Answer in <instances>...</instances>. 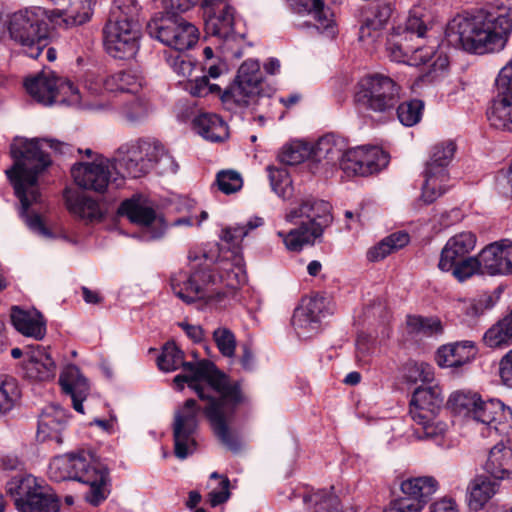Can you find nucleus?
I'll use <instances>...</instances> for the list:
<instances>
[{"mask_svg":"<svg viewBox=\"0 0 512 512\" xmlns=\"http://www.w3.org/2000/svg\"><path fill=\"white\" fill-rule=\"evenodd\" d=\"M44 146L60 154H71L73 150L71 145L53 139L15 140L10 147L14 164L5 173L20 202L21 217L31 230L46 236L48 230L33 208L42 201L38 177L52 163L49 154L43 150Z\"/></svg>","mask_w":512,"mask_h":512,"instance_id":"obj_1","label":"nucleus"},{"mask_svg":"<svg viewBox=\"0 0 512 512\" xmlns=\"http://www.w3.org/2000/svg\"><path fill=\"white\" fill-rule=\"evenodd\" d=\"M185 375H177L174 383L183 388V383L193 390L200 400L207 401L203 408L211 428L221 442L228 450L238 453L241 449V443L238 435L230 428L234 419L235 412L240 405L246 404L248 399L241 389L238 381H231L230 378L222 373L225 379L222 386L211 385L206 378H197L195 372H187Z\"/></svg>","mask_w":512,"mask_h":512,"instance_id":"obj_2","label":"nucleus"},{"mask_svg":"<svg viewBox=\"0 0 512 512\" xmlns=\"http://www.w3.org/2000/svg\"><path fill=\"white\" fill-rule=\"evenodd\" d=\"M263 75L256 60L244 61L237 71L234 81L221 93L218 84L211 83L206 75L184 81L183 88L194 97L219 94L222 103L229 110L247 107L262 93Z\"/></svg>","mask_w":512,"mask_h":512,"instance_id":"obj_3","label":"nucleus"},{"mask_svg":"<svg viewBox=\"0 0 512 512\" xmlns=\"http://www.w3.org/2000/svg\"><path fill=\"white\" fill-rule=\"evenodd\" d=\"M49 475L55 481L77 480L89 486L85 500L98 506L108 497L109 471L89 452L70 453L54 457L49 465Z\"/></svg>","mask_w":512,"mask_h":512,"instance_id":"obj_4","label":"nucleus"},{"mask_svg":"<svg viewBox=\"0 0 512 512\" xmlns=\"http://www.w3.org/2000/svg\"><path fill=\"white\" fill-rule=\"evenodd\" d=\"M285 220L297 227L288 232L278 231L289 251H300L304 245L313 244L333 222L332 206L329 202L309 197L298 208L291 209Z\"/></svg>","mask_w":512,"mask_h":512,"instance_id":"obj_5","label":"nucleus"},{"mask_svg":"<svg viewBox=\"0 0 512 512\" xmlns=\"http://www.w3.org/2000/svg\"><path fill=\"white\" fill-rule=\"evenodd\" d=\"M427 27L417 16H410L404 27L393 28L386 38V51L391 60L409 65L430 61L434 47L424 45Z\"/></svg>","mask_w":512,"mask_h":512,"instance_id":"obj_6","label":"nucleus"},{"mask_svg":"<svg viewBox=\"0 0 512 512\" xmlns=\"http://www.w3.org/2000/svg\"><path fill=\"white\" fill-rule=\"evenodd\" d=\"M112 162L117 174L132 178L146 175L157 163L169 164L173 173L178 168L160 143L143 140L121 145Z\"/></svg>","mask_w":512,"mask_h":512,"instance_id":"obj_7","label":"nucleus"},{"mask_svg":"<svg viewBox=\"0 0 512 512\" xmlns=\"http://www.w3.org/2000/svg\"><path fill=\"white\" fill-rule=\"evenodd\" d=\"M10 38L29 57L36 59L49 44V28L42 14L35 10L13 13L7 26Z\"/></svg>","mask_w":512,"mask_h":512,"instance_id":"obj_8","label":"nucleus"},{"mask_svg":"<svg viewBox=\"0 0 512 512\" xmlns=\"http://www.w3.org/2000/svg\"><path fill=\"white\" fill-rule=\"evenodd\" d=\"M191 271H181L171 278V287L176 296L186 303L194 302L197 299L208 298L209 285L217 282V276L210 271V263L214 262L206 253L193 256L189 254Z\"/></svg>","mask_w":512,"mask_h":512,"instance_id":"obj_9","label":"nucleus"},{"mask_svg":"<svg viewBox=\"0 0 512 512\" xmlns=\"http://www.w3.org/2000/svg\"><path fill=\"white\" fill-rule=\"evenodd\" d=\"M7 493L15 497L21 512H58L60 504L32 475L15 476L6 484Z\"/></svg>","mask_w":512,"mask_h":512,"instance_id":"obj_10","label":"nucleus"},{"mask_svg":"<svg viewBox=\"0 0 512 512\" xmlns=\"http://www.w3.org/2000/svg\"><path fill=\"white\" fill-rule=\"evenodd\" d=\"M398 99L397 84L391 78L381 74L363 77L355 93V101L360 107L379 113L392 110Z\"/></svg>","mask_w":512,"mask_h":512,"instance_id":"obj_11","label":"nucleus"},{"mask_svg":"<svg viewBox=\"0 0 512 512\" xmlns=\"http://www.w3.org/2000/svg\"><path fill=\"white\" fill-rule=\"evenodd\" d=\"M146 30L150 37L179 52L192 48L199 37L198 29L193 24L169 13L152 19Z\"/></svg>","mask_w":512,"mask_h":512,"instance_id":"obj_12","label":"nucleus"},{"mask_svg":"<svg viewBox=\"0 0 512 512\" xmlns=\"http://www.w3.org/2000/svg\"><path fill=\"white\" fill-rule=\"evenodd\" d=\"M455 151L456 145L453 141H443L432 148L424 171L422 198L425 203H432L445 192L444 183L448 180L447 166Z\"/></svg>","mask_w":512,"mask_h":512,"instance_id":"obj_13","label":"nucleus"},{"mask_svg":"<svg viewBox=\"0 0 512 512\" xmlns=\"http://www.w3.org/2000/svg\"><path fill=\"white\" fill-rule=\"evenodd\" d=\"M199 413L200 406L194 399H187L174 413V452L179 459L187 458L196 450Z\"/></svg>","mask_w":512,"mask_h":512,"instance_id":"obj_14","label":"nucleus"},{"mask_svg":"<svg viewBox=\"0 0 512 512\" xmlns=\"http://www.w3.org/2000/svg\"><path fill=\"white\" fill-rule=\"evenodd\" d=\"M104 46L109 55L118 59H131L139 49L138 22L109 19L103 29Z\"/></svg>","mask_w":512,"mask_h":512,"instance_id":"obj_15","label":"nucleus"},{"mask_svg":"<svg viewBox=\"0 0 512 512\" xmlns=\"http://www.w3.org/2000/svg\"><path fill=\"white\" fill-rule=\"evenodd\" d=\"M157 365L160 370L165 372L175 371L182 367L186 372H195L197 378H206L211 385L222 386L225 380L222 372L209 360L198 362L184 361L183 352L175 343H166L161 355L157 359Z\"/></svg>","mask_w":512,"mask_h":512,"instance_id":"obj_16","label":"nucleus"},{"mask_svg":"<svg viewBox=\"0 0 512 512\" xmlns=\"http://www.w3.org/2000/svg\"><path fill=\"white\" fill-rule=\"evenodd\" d=\"M112 170V160L97 156L92 162L75 163L71 168V175L79 187L104 193L116 181V178L112 179Z\"/></svg>","mask_w":512,"mask_h":512,"instance_id":"obj_17","label":"nucleus"},{"mask_svg":"<svg viewBox=\"0 0 512 512\" xmlns=\"http://www.w3.org/2000/svg\"><path fill=\"white\" fill-rule=\"evenodd\" d=\"M389 163V156L378 147H356L348 149L340 168L348 176H368L385 168Z\"/></svg>","mask_w":512,"mask_h":512,"instance_id":"obj_18","label":"nucleus"},{"mask_svg":"<svg viewBox=\"0 0 512 512\" xmlns=\"http://www.w3.org/2000/svg\"><path fill=\"white\" fill-rule=\"evenodd\" d=\"M472 418L486 427L488 435H508L512 431V411L498 399H481Z\"/></svg>","mask_w":512,"mask_h":512,"instance_id":"obj_19","label":"nucleus"},{"mask_svg":"<svg viewBox=\"0 0 512 512\" xmlns=\"http://www.w3.org/2000/svg\"><path fill=\"white\" fill-rule=\"evenodd\" d=\"M324 309V297L313 296L302 300L292 317V325L300 338H310L320 331Z\"/></svg>","mask_w":512,"mask_h":512,"instance_id":"obj_20","label":"nucleus"},{"mask_svg":"<svg viewBox=\"0 0 512 512\" xmlns=\"http://www.w3.org/2000/svg\"><path fill=\"white\" fill-rule=\"evenodd\" d=\"M347 150L346 142L342 137L335 134L321 137L313 146H310L312 164L310 169L316 173L319 171V164L323 168L337 163L340 165Z\"/></svg>","mask_w":512,"mask_h":512,"instance_id":"obj_21","label":"nucleus"},{"mask_svg":"<svg viewBox=\"0 0 512 512\" xmlns=\"http://www.w3.org/2000/svg\"><path fill=\"white\" fill-rule=\"evenodd\" d=\"M119 213L126 215L128 219L143 228V238L145 240H154L160 238L164 229L161 225L154 227L156 224L155 210L144 205L140 199H128L122 202L119 207Z\"/></svg>","mask_w":512,"mask_h":512,"instance_id":"obj_22","label":"nucleus"},{"mask_svg":"<svg viewBox=\"0 0 512 512\" xmlns=\"http://www.w3.org/2000/svg\"><path fill=\"white\" fill-rule=\"evenodd\" d=\"M443 396L438 386L417 388L410 401L409 414L413 421H425L435 418L443 404Z\"/></svg>","mask_w":512,"mask_h":512,"instance_id":"obj_23","label":"nucleus"},{"mask_svg":"<svg viewBox=\"0 0 512 512\" xmlns=\"http://www.w3.org/2000/svg\"><path fill=\"white\" fill-rule=\"evenodd\" d=\"M481 254L483 274H512V242L502 240L486 246Z\"/></svg>","mask_w":512,"mask_h":512,"instance_id":"obj_24","label":"nucleus"},{"mask_svg":"<svg viewBox=\"0 0 512 512\" xmlns=\"http://www.w3.org/2000/svg\"><path fill=\"white\" fill-rule=\"evenodd\" d=\"M476 236L470 231L458 233L451 237L442 248L438 268L443 272L450 271L456 261L468 258L475 248Z\"/></svg>","mask_w":512,"mask_h":512,"instance_id":"obj_25","label":"nucleus"},{"mask_svg":"<svg viewBox=\"0 0 512 512\" xmlns=\"http://www.w3.org/2000/svg\"><path fill=\"white\" fill-rule=\"evenodd\" d=\"M205 16V31L208 35L215 36L226 41L234 40L237 32L235 9L227 4L216 10H207Z\"/></svg>","mask_w":512,"mask_h":512,"instance_id":"obj_26","label":"nucleus"},{"mask_svg":"<svg viewBox=\"0 0 512 512\" xmlns=\"http://www.w3.org/2000/svg\"><path fill=\"white\" fill-rule=\"evenodd\" d=\"M290 6L299 14L310 15L315 23L314 26L328 37L336 34L334 13L322 0H288Z\"/></svg>","mask_w":512,"mask_h":512,"instance_id":"obj_27","label":"nucleus"},{"mask_svg":"<svg viewBox=\"0 0 512 512\" xmlns=\"http://www.w3.org/2000/svg\"><path fill=\"white\" fill-rule=\"evenodd\" d=\"M25 355V373L28 378L38 381L53 379L56 375V364L48 353L47 348L41 345L28 346Z\"/></svg>","mask_w":512,"mask_h":512,"instance_id":"obj_28","label":"nucleus"},{"mask_svg":"<svg viewBox=\"0 0 512 512\" xmlns=\"http://www.w3.org/2000/svg\"><path fill=\"white\" fill-rule=\"evenodd\" d=\"M67 424V415L65 411L56 405L45 407L39 416L37 440L40 442L55 441L62 443V431Z\"/></svg>","mask_w":512,"mask_h":512,"instance_id":"obj_29","label":"nucleus"},{"mask_svg":"<svg viewBox=\"0 0 512 512\" xmlns=\"http://www.w3.org/2000/svg\"><path fill=\"white\" fill-rule=\"evenodd\" d=\"M57 5L49 11L53 21L61 19L66 26L81 25L90 19L92 0H50Z\"/></svg>","mask_w":512,"mask_h":512,"instance_id":"obj_30","label":"nucleus"},{"mask_svg":"<svg viewBox=\"0 0 512 512\" xmlns=\"http://www.w3.org/2000/svg\"><path fill=\"white\" fill-rule=\"evenodd\" d=\"M59 383L63 391L71 397L74 409L79 413H84L82 402L88 395L89 384L79 368L75 365H68L61 373Z\"/></svg>","mask_w":512,"mask_h":512,"instance_id":"obj_31","label":"nucleus"},{"mask_svg":"<svg viewBox=\"0 0 512 512\" xmlns=\"http://www.w3.org/2000/svg\"><path fill=\"white\" fill-rule=\"evenodd\" d=\"M27 93L37 103L50 106L55 103L56 74L52 71L27 78L24 82Z\"/></svg>","mask_w":512,"mask_h":512,"instance_id":"obj_32","label":"nucleus"},{"mask_svg":"<svg viewBox=\"0 0 512 512\" xmlns=\"http://www.w3.org/2000/svg\"><path fill=\"white\" fill-rule=\"evenodd\" d=\"M484 469L495 479H512V446L503 442L494 445L489 451Z\"/></svg>","mask_w":512,"mask_h":512,"instance_id":"obj_33","label":"nucleus"},{"mask_svg":"<svg viewBox=\"0 0 512 512\" xmlns=\"http://www.w3.org/2000/svg\"><path fill=\"white\" fill-rule=\"evenodd\" d=\"M389 5L378 6L366 16L359 30V40L366 45H374L383 35L384 26L391 17Z\"/></svg>","mask_w":512,"mask_h":512,"instance_id":"obj_34","label":"nucleus"},{"mask_svg":"<svg viewBox=\"0 0 512 512\" xmlns=\"http://www.w3.org/2000/svg\"><path fill=\"white\" fill-rule=\"evenodd\" d=\"M436 490L437 481L431 476L409 478L401 483L403 497L411 500L413 504H419L420 509L424 508Z\"/></svg>","mask_w":512,"mask_h":512,"instance_id":"obj_35","label":"nucleus"},{"mask_svg":"<svg viewBox=\"0 0 512 512\" xmlns=\"http://www.w3.org/2000/svg\"><path fill=\"white\" fill-rule=\"evenodd\" d=\"M475 357L474 344L471 341L444 345L437 352V362L442 367H460Z\"/></svg>","mask_w":512,"mask_h":512,"instance_id":"obj_36","label":"nucleus"},{"mask_svg":"<svg viewBox=\"0 0 512 512\" xmlns=\"http://www.w3.org/2000/svg\"><path fill=\"white\" fill-rule=\"evenodd\" d=\"M11 321L16 330L25 336L33 337L37 340L45 336V323L38 312L30 313L18 307H13Z\"/></svg>","mask_w":512,"mask_h":512,"instance_id":"obj_37","label":"nucleus"},{"mask_svg":"<svg viewBox=\"0 0 512 512\" xmlns=\"http://www.w3.org/2000/svg\"><path fill=\"white\" fill-rule=\"evenodd\" d=\"M488 119L494 128L512 133V94H497L488 112Z\"/></svg>","mask_w":512,"mask_h":512,"instance_id":"obj_38","label":"nucleus"},{"mask_svg":"<svg viewBox=\"0 0 512 512\" xmlns=\"http://www.w3.org/2000/svg\"><path fill=\"white\" fill-rule=\"evenodd\" d=\"M144 84V78L136 70H124L108 76L104 87L111 92L137 93Z\"/></svg>","mask_w":512,"mask_h":512,"instance_id":"obj_39","label":"nucleus"},{"mask_svg":"<svg viewBox=\"0 0 512 512\" xmlns=\"http://www.w3.org/2000/svg\"><path fill=\"white\" fill-rule=\"evenodd\" d=\"M194 128L203 138L220 142L225 140L229 133L226 123L216 114H202L194 120Z\"/></svg>","mask_w":512,"mask_h":512,"instance_id":"obj_40","label":"nucleus"},{"mask_svg":"<svg viewBox=\"0 0 512 512\" xmlns=\"http://www.w3.org/2000/svg\"><path fill=\"white\" fill-rule=\"evenodd\" d=\"M497 484L491 479L480 476L468 486V506L473 511L480 510L496 493Z\"/></svg>","mask_w":512,"mask_h":512,"instance_id":"obj_41","label":"nucleus"},{"mask_svg":"<svg viewBox=\"0 0 512 512\" xmlns=\"http://www.w3.org/2000/svg\"><path fill=\"white\" fill-rule=\"evenodd\" d=\"M67 208L79 218L92 222L102 218L103 213L98 202L83 194L66 195Z\"/></svg>","mask_w":512,"mask_h":512,"instance_id":"obj_42","label":"nucleus"},{"mask_svg":"<svg viewBox=\"0 0 512 512\" xmlns=\"http://www.w3.org/2000/svg\"><path fill=\"white\" fill-rule=\"evenodd\" d=\"M409 241L410 237L408 233L404 231L393 233L370 248L367 252V258L372 262L381 261L394 251L405 247Z\"/></svg>","mask_w":512,"mask_h":512,"instance_id":"obj_43","label":"nucleus"},{"mask_svg":"<svg viewBox=\"0 0 512 512\" xmlns=\"http://www.w3.org/2000/svg\"><path fill=\"white\" fill-rule=\"evenodd\" d=\"M306 159L309 160V167H311L310 145L301 141L285 145L278 153V160L284 165H298Z\"/></svg>","mask_w":512,"mask_h":512,"instance_id":"obj_44","label":"nucleus"},{"mask_svg":"<svg viewBox=\"0 0 512 512\" xmlns=\"http://www.w3.org/2000/svg\"><path fill=\"white\" fill-rule=\"evenodd\" d=\"M20 396L21 392L14 378L9 376L0 377V416L12 410Z\"/></svg>","mask_w":512,"mask_h":512,"instance_id":"obj_45","label":"nucleus"},{"mask_svg":"<svg viewBox=\"0 0 512 512\" xmlns=\"http://www.w3.org/2000/svg\"><path fill=\"white\" fill-rule=\"evenodd\" d=\"M267 172L273 191L283 199L291 198L293 187L287 170L269 165Z\"/></svg>","mask_w":512,"mask_h":512,"instance_id":"obj_46","label":"nucleus"},{"mask_svg":"<svg viewBox=\"0 0 512 512\" xmlns=\"http://www.w3.org/2000/svg\"><path fill=\"white\" fill-rule=\"evenodd\" d=\"M483 342L490 348H504L512 344V333L501 319L485 332Z\"/></svg>","mask_w":512,"mask_h":512,"instance_id":"obj_47","label":"nucleus"},{"mask_svg":"<svg viewBox=\"0 0 512 512\" xmlns=\"http://www.w3.org/2000/svg\"><path fill=\"white\" fill-rule=\"evenodd\" d=\"M481 399L475 392L457 391L450 396L449 403L458 412H464L466 415L473 417Z\"/></svg>","mask_w":512,"mask_h":512,"instance_id":"obj_48","label":"nucleus"},{"mask_svg":"<svg viewBox=\"0 0 512 512\" xmlns=\"http://www.w3.org/2000/svg\"><path fill=\"white\" fill-rule=\"evenodd\" d=\"M263 224L261 218H255L248 221L246 224H236L234 226L226 227L222 230L221 239L227 244L237 247L245 236L248 235L250 230H253Z\"/></svg>","mask_w":512,"mask_h":512,"instance_id":"obj_49","label":"nucleus"},{"mask_svg":"<svg viewBox=\"0 0 512 512\" xmlns=\"http://www.w3.org/2000/svg\"><path fill=\"white\" fill-rule=\"evenodd\" d=\"M140 7L136 0H114L109 19L138 22Z\"/></svg>","mask_w":512,"mask_h":512,"instance_id":"obj_50","label":"nucleus"},{"mask_svg":"<svg viewBox=\"0 0 512 512\" xmlns=\"http://www.w3.org/2000/svg\"><path fill=\"white\" fill-rule=\"evenodd\" d=\"M423 108L424 103L421 100L414 99L404 102L397 108L398 119L405 126H413L420 121Z\"/></svg>","mask_w":512,"mask_h":512,"instance_id":"obj_51","label":"nucleus"},{"mask_svg":"<svg viewBox=\"0 0 512 512\" xmlns=\"http://www.w3.org/2000/svg\"><path fill=\"white\" fill-rule=\"evenodd\" d=\"M455 278L459 281H464L475 273L483 274V267L481 263V254L477 257H468L456 261L455 266L450 270Z\"/></svg>","mask_w":512,"mask_h":512,"instance_id":"obj_52","label":"nucleus"},{"mask_svg":"<svg viewBox=\"0 0 512 512\" xmlns=\"http://www.w3.org/2000/svg\"><path fill=\"white\" fill-rule=\"evenodd\" d=\"M404 377L410 383H431L434 380V370L428 363L410 362L405 366Z\"/></svg>","mask_w":512,"mask_h":512,"instance_id":"obj_53","label":"nucleus"},{"mask_svg":"<svg viewBox=\"0 0 512 512\" xmlns=\"http://www.w3.org/2000/svg\"><path fill=\"white\" fill-rule=\"evenodd\" d=\"M407 325L412 332L433 335L442 331V324L438 318H424L421 316H408Z\"/></svg>","mask_w":512,"mask_h":512,"instance_id":"obj_54","label":"nucleus"},{"mask_svg":"<svg viewBox=\"0 0 512 512\" xmlns=\"http://www.w3.org/2000/svg\"><path fill=\"white\" fill-rule=\"evenodd\" d=\"M122 113L129 123L138 124L148 117L149 104L143 99L135 98L124 105Z\"/></svg>","mask_w":512,"mask_h":512,"instance_id":"obj_55","label":"nucleus"},{"mask_svg":"<svg viewBox=\"0 0 512 512\" xmlns=\"http://www.w3.org/2000/svg\"><path fill=\"white\" fill-rule=\"evenodd\" d=\"M213 339L223 356L228 358L234 356L236 339L231 330L225 327H219L213 332Z\"/></svg>","mask_w":512,"mask_h":512,"instance_id":"obj_56","label":"nucleus"},{"mask_svg":"<svg viewBox=\"0 0 512 512\" xmlns=\"http://www.w3.org/2000/svg\"><path fill=\"white\" fill-rule=\"evenodd\" d=\"M216 182L219 190L225 194L239 191L243 186V180L235 170H223L217 174Z\"/></svg>","mask_w":512,"mask_h":512,"instance_id":"obj_57","label":"nucleus"},{"mask_svg":"<svg viewBox=\"0 0 512 512\" xmlns=\"http://www.w3.org/2000/svg\"><path fill=\"white\" fill-rule=\"evenodd\" d=\"M78 89L68 80L56 76L55 103H79Z\"/></svg>","mask_w":512,"mask_h":512,"instance_id":"obj_58","label":"nucleus"},{"mask_svg":"<svg viewBox=\"0 0 512 512\" xmlns=\"http://www.w3.org/2000/svg\"><path fill=\"white\" fill-rule=\"evenodd\" d=\"M418 427L415 429V435L418 439H435L441 436L445 430L446 425L437 421L436 417L425 421H414Z\"/></svg>","mask_w":512,"mask_h":512,"instance_id":"obj_59","label":"nucleus"},{"mask_svg":"<svg viewBox=\"0 0 512 512\" xmlns=\"http://www.w3.org/2000/svg\"><path fill=\"white\" fill-rule=\"evenodd\" d=\"M497 94H512V58L501 68L496 78Z\"/></svg>","mask_w":512,"mask_h":512,"instance_id":"obj_60","label":"nucleus"},{"mask_svg":"<svg viewBox=\"0 0 512 512\" xmlns=\"http://www.w3.org/2000/svg\"><path fill=\"white\" fill-rule=\"evenodd\" d=\"M230 481L228 478H222L219 488L213 489L208 494V502L212 507H216L226 502L230 497Z\"/></svg>","mask_w":512,"mask_h":512,"instance_id":"obj_61","label":"nucleus"},{"mask_svg":"<svg viewBox=\"0 0 512 512\" xmlns=\"http://www.w3.org/2000/svg\"><path fill=\"white\" fill-rule=\"evenodd\" d=\"M170 66L177 75L187 79H190L195 70L194 64L180 54L170 60Z\"/></svg>","mask_w":512,"mask_h":512,"instance_id":"obj_62","label":"nucleus"},{"mask_svg":"<svg viewBox=\"0 0 512 512\" xmlns=\"http://www.w3.org/2000/svg\"><path fill=\"white\" fill-rule=\"evenodd\" d=\"M420 505L412 503L408 498L400 497L393 500L384 512H421Z\"/></svg>","mask_w":512,"mask_h":512,"instance_id":"obj_63","label":"nucleus"},{"mask_svg":"<svg viewBox=\"0 0 512 512\" xmlns=\"http://www.w3.org/2000/svg\"><path fill=\"white\" fill-rule=\"evenodd\" d=\"M499 374L503 384L512 388V349L501 358Z\"/></svg>","mask_w":512,"mask_h":512,"instance_id":"obj_64","label":"nucleus"}]
</instances>
